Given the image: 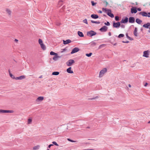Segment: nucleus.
<instances>
[{
    "mask_svg": "<svg viewBox=\"0 0 150 150\" xmlns=\"http://www.w3.org/2000/svg\"><path fill=\"white\" fill-rule=\"evenodd\" d=\"M96 33L93 30H90V31L87 32V35L90 37L95 35H96Z\"/></svg>",
    "mask_w": 150,
    "mask_h": 150,
    "instance_id": "1",
    "label": "nucleus"
},
{
    "mask_svg": "<svg viewBox=\"0 0 150 150\" xmlns=\"http://www.w3.org/2000/svg\"><path fill=\"white\" fill-rule=\"evenodd\" d=\"M107 69L106 68H104L102 70H101L99 74V77H102L104 74L107 71Z\"/></svg>",
    "mask_w": 150,
    "mask_h": 150,
    "instance_id": "2",
    "label": "nucleus"
},
{
    "mask_svg": "<svg viewBox=\"0 0 150 150\" xmlns=\"http://www.w3.org/2000/svg\"><path fill=\"white\" fill-rule=\"evenodd\" d=\"M75 62L74 60L73 59H70L66 63L67 65L68 66H71Z\"/></svg>",
    "mask_w": 150,
    "mask_h": 150,
    "instance_id": "3",
    "label": "nucleus"
},
{
    "mask_svg": "<svg viewBox=\"0 0 150 150\" xmlns=\"http://www.w3.org/2000/svg\"><path fill=\"white\" fill-rule=\"evenodd\" d=\"M13 111L12 110H0V113H12Z\"/></svg>",
    "mask_w": 150,
    "mask_h": 150,
    "instance_id": "4",
    "label": "nucleus"
},
{
    "mask_svg": "<svg viewBox=\"0 0 150 150\" xmlns=\"http://www.w3.org/2000/svg\"><path fill=\"white\" fill-rule=\"evenodd\" d=\"M120 25V22L115 23L114 22L113 23V26L114 28H117Z\"/></svg>",
    "mask_w": 150,
    "mask_h": 150,
    "instance_id": "5",
    "label": "nucleus"
},
{
    "mask_svg": "<svg viewBox=\"0 0 150 150\" xmlns=\"http://www.w3.org/2000/svg\"><path fill=\"white\" fill-rule=\"evenodd\" d=\"M107 14L108 16L111 18H113L114 17L113 14L111 13V10L108 9Z\"/></svg>",
    "mask_w": 150,
    "mask_h": 150,
    "instance_id": "6",
    "label": "nucleus"
},
{
    "mask_svg": "<svg viewBox=\"0 0 150 150\" xmlns=\"http://www.w3.org/2000/svg\"><path fill=\"white\" fill-rule=\"evenodd\" d=\"M108 27L106 26H104L100 29V30L101 32H105L107 31Z\"/></svg>",
    "mask_w": 150,
    "mask_h": 150,
    "instance_id": "7",
    "label": "nucleus"
},
{
    "mask_svg": "<svg viewBox=\"0 0 150 150\" xmlns=\"http://www.w3.org/2000/svg\"><path fill=\"white\" fill-rule=\"evenodd\" d=\"M79 50V49L78 47H75L72 50L71 52V54H73L78 52Z\"/></svg>",
    "mask_w": 150,
    "mask_h": 150,
    "instance_id": "8",
    "label": "nucleus"
},
{
    "mask_svg": "<svg viewBox=\"0 0 150 150\" xmlns=\"http://www.w3.org/2000/svg\"><path fill=\"white\" fill-rule=\"evenodd\" d=\"M149 52L148 50L144 51L143 52V56L146 57H148L149 55Z\"/></svg>",
    "mask_w": 150,
    "mask_h": 150,
    "instance_id": "9",
    "label": "nucleus"
},
{
    "mask_svg": "<svg viewBox=\"0 0 150 150\" xmlns=\"http://www.w3.org/2000/svg\"><path fill=\"white\" fill-rule=\"evenodd\" d=\"M135 18L132 17H130L129 18V23H133L135 22Z\"/></svg>",
    "mask_w": 150,
    "mask_h": 150,
    "instance_id": "10",
    "label": "nucleus"
},
{
    "mask_svg": "<svg viewBox=\"0 0 150 150\" xmlns=\"http://www.w3.org/2000/svg\"><path fill=\"white\" fill-rule=\"evenodd\" d=\"M140 15H142L143 16L148 17L147 13L145 11H142L139 13Z\"/></svg>",
    "mask_w": 150,
    "mask_h": 150,
    "instance_id": "11",
    "label": "nucleus"
},
{
    "mask_svg": "<svg viewBox=\"0 0 150 150\" xmlns=\"http://www.w3.org/2000/svg\"><path fill=\"white\" fill-rule=\"evenodd\" d=\"M97 43L98 42H96V40H94L90 43V45L91 47H93L96 46Z\"/></svg>",
    "mask_w": 150,
    "mask_h": 150,
    "instance_id": "12",
    "label": "nucleus"
},
{
    "mask_svg": "<svg viewBox=\"0 0 150 150\" xmlns=\"http://www.w3.org/2000/svg\"><path fill=\"white\" fill-rule=\"evenodd\" d=\"M128 21V18L126 17L124 19H122V20L120 21L121 23H127Z\"/></svg>",
    "mask_w": 150,
    "mask_h": 150,
    "instance_id": "13",
    "label": "nucleus"
},
{
    "mask_svg": "<svg viewBox=\"0 0 150 150\" xmlns=\"http://www.w3.org/2000/svg\"><path fill=\"white\" fill-rule=\"evenodd\" d=\"M25 76L22 75L19 77H16L15 78V79L16 80H22L23 79H25Z\"/></svg>",
    "mask_w": 150,
    "mask_h": 150,
    "instance_id": "14",
    "label": "nucleus"
},
{
    "mask_svg": "<svg viewBox=\"0 0 150 150\" xmlns=\"http://www.w3.org/2000/svg\"><path fill=\"white\" fill-rule=\"evenodd\" d=\"M60 58V56L58 55L57 54H56L55 55H54V56L53 57V59L54 61H56L57 60L58 58Z\"/></svg>",
    "mask_w": 150,
    "mask_h": 150,
    "instance_id": "15",
    "label": "nucleus"
},
{
    "mask_svg": "<svg viewBox=\"0 0 150 150\" xmlns=\"http://www.w3.org/2000/svg\"><path fill=\"white\" fill-rule=\"evenodd\" d=\"M137 12V10L136 8L133 7L131 8V13H135Z\"/></svg>",
    "mask_w": 150,
    "mask_h": 150,
    "instance_id": "16",
    "label": "nucleus"
},
{
    "mask_svg": "<svg viewBox=\"0 0 150 150\" xmlns=\"http://www.w3.org/2000/svg\"><path fill=\"white\" fill-rule=\"evenodd\" d=\"M150 26V23L148 22L147 23L143 25V26L146 28H149V27Z\"/></svg>",
    "mask_w": 150,
    "mask_h": 150,
    "instance_id": "17",
    "label": "nucleus"
},
{
    "mask_svg": "<svg viewBox=\"0 0 150 150\" xmlns=\"http://www.w3.org/2000/svg\"><path fill=\"white\" fill-rule=\"evenodd\" d=\"M63 42L64 45H66L70 43L71 42V41L69 39L67 40H63Z\"/></svg>",
    "mask_w": 150,
    "mask_h": 150,
    "instance_id": "18",
    "label": "nucleus"
},
{
    "mask_svg": "<svg viewBox=\"0 0 150 150\" xmlns=\"http://www.w3.org/2000/svg\"><path fill=\"white\" fill-rule=\"evenodd\" d=\"M71 67H70L68 68L67 70V72L70 74H72L73 73V71L72 70H71Z\"/></svg>",
    "mask_w": 150,
    "mask_h": 150,
    "instance_id": "19",
    "label": "nucleus"
},
{
    "mask_svg": "<svg viewBox=\"0 0 150 150\" xmlns=\"http://www.w3.org/2000/svg\"><path fill=\"white\" fill-rule=\"evenodd\" d=\"M91 17L93 19H97L98 18V16L96 14H93L91 15Z\"/></svg>",
    "mask_w": 150,
    "mask_h": 150,
    "instance_id": "20",
    "label": "nucleus"
},
{
    "mask_svg": "<svg viewBox=\"0 0 150 150\" xmlns=\"http://www.w3.org/2000/svg\"><path fill=\"white\" fill-rule=\"evenodd\" d=\"M63 4V1L62 0L59 1L58 4V6L59 7H60Z\"/></svg>",
    "mask_w": 150,
    "mask_h": 150,
    "instance_id": "21",
    "label": "nucleus"
},
{
    "mask_svg": "<svg viewBox=\"0 0 150 150\" xmlns=\"http://www.w3.org/2000/svg\"><path fill=\"white\" fill-rule=\"evenodd\" d=\"M78 34L79 36L80 37H84V35L83 33L80 31H78Z\"/></svg>",
    "mask_w": 150,
    "mask_h": 150,
    "instance_id": "22",
    "label": "nucleus"
},
{
    "mask_svg": "<svg viewBox=\"0 0 150 150\" xmlns=\"http://www.w3.org/2000/svg\"><path fill=\"white\" fill-rule=\"evenodd\" d=\"M136 22L138 24H140L142 22V21L139 18H137L136 20Z\"/></svg>",
    "mask_w": 150,
    "mask_h": 150,
    "instance_id": "23",
    "label": "nucleus"
},
{
    "mask_svg": "<svg viewBox=\"0 0 150 150\" xmlns=\"http://www.w3.org/2000/svg\"><path fill=\"white\" fill-rule=\"evenodd\" d=\"M44 99V98L42 96H40L38 97L37 98V100H38L39 101H42V100Z\"/></svg>",
    "mask_w": 150,
    "mask_h": 150,
    "instance_id": "24",
    "label": "nucleus"
},
{
    "mask_svg": "<svg viewBox=\"0 0 150 150\" xmlns=\"http://www.w3.org/2000/svg\"><path fill=\"white\" fill-rule=\"evenodd\" d=\"M59 74V72L58 71H54L53 72L52 74V75H57Z\"/></svg>",
    "mask_w": 150,
    "mask_h": 150,
    "instance_id": "25",
    "label": "nucleus"
},
{
    "mask_svg": "<svg viewBox=\"0 0 150 150\" xmlns=\"http://www.w3.org/2000/svg\"><path fill=\"white\" fill-rule=\"evenodd\" d=\"M41 48L43 50H45L46 49V47L45 45L43 44H42L40 45Z\"/></svg>",
    "mask_w": 150,
    "mask_h": 150,
    "instance_id": "26",
    "label": "nucleus"
},
{
    "mask_svg": "<svg viewBox=\"0 0 150 150\" xmlns=\"http://www.w3.org/2000/svg\"><path fill=\"white\" fill-rule=\"evenodd\" d=\"M91 22L92 23H95L96 24H100V23L99 21H94L93 20H91Z\"/></svg>",
    "mask_w": 150,
    "mask_h": 150,
    "instance_id": "27",
    "label": "nucleus"
},
{
    "mask_svg": "<svg viewBox=\"0 0 150 150\" xmlns=\"http://www.w3.org/2000/svg\"><path fill=\"white\" fill-rule=\"evenodd\" d=\"M9 75L10 76V77L12 79H15V77L11 73H10V71L9 70Z\"/></svg>",
    "mask_w": 150,
    "mask_h": 150,
    "instance_id": "28",
    "label": "nucleus"
},
{
    "mask_svg": "<svg viewBox=\"0 0 150 150\" xmlns=\"http://www.w3.org/2000/svg\"><path fill=\"white\" fill-rule=\"evenodd\" d=\"M40 146H34L33 149L34 150L38 149H39Z\"/></svg>",
    "mask_w": 150,
    "mask_h": 150,
    "instance_id": "29",
    "label": "nucleus"
},
{
    "mask_svg": "<svg viewBox=\"0 0 150 150\" xmlns=\"http://www.w3.org/2000/svg\"><path fill=\"white\" fill-rule=\"evenodd\" d=\"M126 36L127 37L128 39H129V40H133V39L132 38H131V37H129V36H128V34L127 33H126Z\"/></svg>",
    "mask_w": 150,
    "mask_h": 150,
    "instance_id": "30",
    "label": "nucleus"
},
{
    "mask_svg": "<svg viewBox=\"0 0 150 150\" xmlns=\"http://www.w3.org/2000/svg\"><path fill=\"white\" fill-rule=\"evenodd\" d=\"M50 54L51 55H56V54H57L55 53L54 52H53V51H51L50 52Z\"/></svg>",
    "mask_w": 150,
    "mask_h": 150,
    "instance_id": "31",
    "label": "nucleus"
},
{
    "mask_svg": "<svg viewBox=\"0 0 150 150\" xmlns=\"http://www.w3.org/2000/svg\"><path fill=\"white\" fill-rule=\"evenodd\" d=\"M38 42H39V44L41 45V44H43V42H42V40L41 39H39V40H38Z\"/></svg>",
    "mask_w": 150,
    "mask_h": 150,
    "instance_id": "32",
    "label": "nucleus"
},
{
    "mask_svg": "<svg viewBox=\"0 0 150 150\" xmlns=\"http://www.w3.org/2000/svg\"><path fill=\"white\" fill-rule=\"evenodd\" d=\"M92 53H90L89 54H86V55L88 57H90L92 55Z\"/></svg>",
    "mask_w": 150,
    "mask_h": 150,
    "instance_id": "33",
    "label": "nucleus"
},
{
    "mask_svg": "<svg viewBox=\"0 0 150 150\" xmlns=\"http://www.w3.org/2000/svg\"><path fill=\"white\" fill-rule=\"evenodd\" d=\"M124 36V35L123 34H120L118 36V38H121V37H123Z\"/></svg>",
    "mask_w": 150,
    "mask_h": 150,
    "instance_id": "34",
    "label": "nucleus"
},
{
    "mask_svg": "<svg viewBox=\"0 0 150 150\" xmlns=\"http://www.w3.org/2000/svg\"><path fill=\"white\" fill-rule=\"evenodd\" d=\"M6 11L9 15H10L11 12L10 10L7 9L6 10Z\"/></svg>",
    "mask_w": 150,
    "mask_h": 150,
    "instance_id": "35",
    "label": "nucleus"
},
{
    "mask_svg": "<svg viewBox=\"0 0 150 150\" xmlns=\"http://www.w3.org/2000/svg\"><path fill=\"white\" fill-rule=\"evenodd\" d=\"M115 20L116 21H118L119 20V17L117 16H116L115 17Z\"/></svg>",
    "mask_w": 150,
    "mask_h": 150,
    "instance_id": "36",
    "label": "nucleus"
},
{
    "mask_svg": "<svg viewBox=\"0 0 150 150\" xmlns=\"http://www.w3.org/2000/svg\"><path fill=\"white\" fill-rule=\"evenodd\" d=\"M32 121V120L30 119H29L28 120V123L29 124H30Z\"/></svg>",
    "mask_w": 150,
    "mask_h": 150,
    "instance_id": "37",
    "label": "nucleus"
},
{
    "mask_svg": "<svg viewBox=\"0 0 150 150\" xmlns=\"http://www.w3.org/2000/svg\"><path fill=\"white\" fill-rule=\"evenodd\" d=\"M91 2L93 6H94L96 4V3H94L93 1H91Z\"/></svg>",
    "mask_w": 150,
    "mask_h": 150,
    "instance_id": "38",
    "label": "nucleus"
},
{
    "mask_svg": "<svg viewBox=\"0 0 150 150\" xmlns=\"http://www.w3.org/2000/svg\"><path fill=\"white\" fill-rule=\"evenodd\" d=\"M83 22L84 23H85L86 24H88L87 20L86 19L83 20Z\"/></svg>",
    "mask_w": 150,
    "mask_h": 150,
    "instance_id": "39",
    "label": "nucleus"
},
{
    "mask_svg": "<svg viewBox=\"0 0 150 150\" xmlns=\"http://www.w3.org/2000/svg\"><path fill=\"white\" fill-rule=\"evenodd\" d=\"M104 24L105 25H107V26L110 25V23H109V22H108V21L107 22V23H104Z\"/></svg>",
    "mask_w": 150,
    "mask_h": 150,
    "instance_id": "40",
    "label": "nucleus"
},
{
    "mask_svg": "<svg viewBox=\"0 0 150 150\" xmlns=\"http://www.w3.org/2000/svg\"><path fill=\"white\" fill-rule=\"evenodd\" d=\"M102 10L103 11H105V12H106L107 11L108 9H107L106 8H103Z\"/></svg>",
    "mask_w": 150,
    "mask_h": 150,
    "instance_id": "41",
    "label": "nucleus"
},
{
    "mask_svg": "<svg viewBox=\"0 0 150 150\" xmlns=\"http://www.w3.org/2000/svg\"><path fill=\"white\" fill-rule=\"evenodd\" d=\"M52 143L53 144H54L55 145L57 146H59L58 144L55 142H54V141L53 142H52Z\"/></svg>",
    "mask_w": 150,
    "mask_h": 150,
    "instance_id": "42",
    "label": "nucleus"
},
{
    "mask_svg": "<svg viewBox=\"0 0 150 150\" xmlns=\"http://www.w3.org/2000/svg\"><path fill=\"white\" fill-rule=\"evenodd\" d=\"M67 50V49H66V48H65L64 49H62L61 52H64L66 51Z\"/></svg>",
    "mask_w": 150,
    "mask_h": 150,
    "instance_id": "43",
    "label": "nucleus"
},
{
    "mask_svg": "<svg viewBox=\"0 0 150 150\" xmlns=\"http://www.w3.org/2000/svg\"><path fill=\"white\" fill-rule=\"evenodd\" d=\"M104 45H104V44L100 45L98 48L99 49L101 48L102 47H103Z\"/></svg>",
    "mask_w": 150,
    "mask_h": 150,
    "instance_id": "44",
    "label": "nucleus"
},
{
    "mask_svg": "<svg viewBox=\"0 0 150 150\" xmlns=\"http://www.w3.org/2000/svg\"><path fill=\"white\" fill-rule=\"evenodd\" d=\"M68 140L70 141V142H75V141H74L69 139H68Z\"/></svg>",
    "mask_w": 150,
    "mask_h": 150,
    "instance_id": "45",
    "label": "nucleus"
},
{
    "mask_svg": "<svg viewBox=\"0 0 150 150\" xmlns=\"http://www.w3.org/2000/svg\"><path fill=\"white\" fill-rule=\"evenodd\" d=\"M134 36H138L137 33V32H134Z\"/></svg>",
    "mask_w": 150,
    "mask_h": 150,
    "instance_id": "46",
    "label": "nucleus"
},
{
    "mask_svg": "<svg viewBox=\"0 0 150 150\" xmlns=\"http://www.w3.org/2000/svg\"><path fill=\"white\" fill-rule=\"evenodd\" d=\"M122 42L123 43H127L129 42V41H122Z\"/></svg>",
    "mask_w": 150,
    "mask_h": 150,
    "instance_id": "47",
    "label": "nucleus"
},
{
    "mask_svg": "<svg viewBox=\"0 0 150 150\" xmlns=\"http://www.w3.org/2000/svg\"><path fill=\"white\" fill-rule=\"evenodd\" d=\"M120 26L122 28H125V25L123 24H122L121 25H120Z\"/></svg>",
    "mask_w": 150,
    "mask_h": 150,
    "instance_id": "48",
    "label": "nucleus"
},
{
    "mask_svg": "<svg viewBox=\"0 0 150 150\" xmlns=\"http://www.w3.org/2000/svg\"><path fill=\"white\" fill-rule=\"evenodd\" d=\"M53 144H50L48 146V148H50V147L52 146H53Z\"/></svg>",
    "mask_w": 150,
    "mask_h": 150,
    "instance_id": "49",
    "label": "nucleus"
},
{
    "mask_svg": "<svg viewBox=\"0 0 150 150\" xmlns=\"http://www.w3.org/2000/svg\"><path fill=\"white\" fill-rule=\"evenodd\" d=\"M137 28H135L134 30V32H137Z\"/></svg>",
    "mask_w": 150,
    "mask_h": 150,
    "instance_id": "50",
    "label": "nucleus"
},
{
    "mask_svg": "<svg viewBox=\"0 0 150 150\" xmlns=\"http://www.w3.org/2000/svg\"><path fill=\"white\" fill-rule=\"evenodd\" d=\"M137 10L139 11H141V9L140 8H138Z\"/></svg>",
    "mask_w": 150,
    "mask_h": 150,
    "instance_id": "51",
    "label": "nucleus"
},
{
    "mask_svg": "<svg viewBox=\"0 0 150 150\" xmlns=\"http://www.w3.org/2000/svg\"><path fill=\"white\" fill-rule=\"evenodd\" d=\"M147 14H148V17H150V12L148 13Z\"/></svg>",
    "mask_w": 150,
    "mask_h": 150,
    "instance_id": "52",
    "label": "nucleus"
},
{
    "mask_svg": "<svg viewBox=\"0 0 150 150\" xmlns=\"http://www.w3.org/2000/svg\"><path fill=\"white\" fill-rule=\"evenodd\" d=\"M104 2L106 4V6H107L108 4V3L106 1H105Z\"/></svg>",
    "mask_w": 150,
    "mask_h": 150,
    "instance_id": "53",
    "label": "nucleus"
},
{
    "mask_svg": "<svg viewBox=\"0 0 150 150\" xmlns=\"http://www.w3.org/2000/svg\"><path fill=\"white\" fill-rule=\"evenodd\" d=\"M98 12L99 13H102V11H100V10H99L98 11Z\"/></svg>",
    "mask_w": 150,
    "mask_h": 150,
    "instance_id": "54",
    "label": "nucleus"
},
{
    "mask_svg": "<svg viewBox=\"0 0 150 150\" xmlns=\"http://www.w3.org/2000/svg\"><path fill=\"white\" fill-rule=\"evenodd\" d=\"M108 35L109 36H110L111 35V33L110 32L108 33Z\"/></svg>",
    "mask_w": 150,
    "mask_h": 150,
    "instance_id": "55",
    "label": "nucleus"
},
{
    "mask_svg": "<svg viewBox=\"0 0 150 150\" xmlns=\"http://www.w3.org/2000/svg\"><path fill=\"white\" fill-rule=\"evenodd\" d=\"M148 83H146L144 85V86H146L147 85H148Z\"/></svg>",
    "mask_w": 150,
    "mask_h": 150,
    "instance_id": "56",
    "label": "nucleus"
},
{
    "mask_svg": "<svg viewBox=\"0 0 150 150\" xmlns=\"http://www.w3.org/2000/svg\"><path fill=\"white\" fill-rule=\"evenodd\" d=\"M42 78V76H40L39 77V78Z\"/></svg>",
    "mask_w": 150,
    "mask_h": 150,
    "instance_id": "57",
    "label": "nucleus"
},
{
    "mask_svg": "<svg viewBox=\"0 0 150 150\" xmlns=\"http://www.w3.org/2000/svg\"><path fill=\"white\" fill-rule=\"evenodd\" d=\"M15 41H16V42H17V41H18V40H17V39H15Z\"/></svg>",
    "mask_w": 150,
    "mask_h": 150,
    "instance_id": "58",
    "label": "nucleus"
},
{
    "mask_svg": "<svg viewBox=\"0 0 150 150\" xmlns=\"http://www.w3.org/2000/svg\"><path fill=\"white\" fill-rule=\"evenodd\" d=\"M129 87H131V85H130V84H129Z\"/></svg>",
    "mask_w": 150,
    "mask_h": 150,
    "instance_id": "59",
    "label": "nucleus"
},
{
    "mask_svg": "<svg viewBox=\"0 0 150 150\" xmlns=\"http://www.w3.org/2000/svg\"><path fill=\"white\" fill-rule=\"evenodd\" d=\"M91 98V100H92V99H94L95 98Z\"/></svg>",
    "mask_w": 150,
    "mask_h": 150,
    "instance_id": "60",
    "label": "nucleus"
},
{
    "mask_svg": "<svg viewBox=\"0 0 150 150\" xmlns=\"http://www.w3.org/2000/svg\"><path fill=\"white\" fill-rule=\"evenodd\" d=\"M148 123L150 124V120L148 122Z\"/></svg>",
    "mask_w": 150,
    "mask_h": 150,
    "instance_id": "61",
    "label": "nucleus"
},
{
    "mask_svg": "<svg viewBox=\"0 0 150 150\" xmlns=\"http://www.w3.org/2000/svg\"><path fill=\"white\" fill-rule=\"evenodd\" d=\"M141 31H142V28H141Z\"/></svg>",
    "mask_w": 150,
    "mask_h": 150,
    "instance_id": "62",
    "label": "nucleus"
},
{
    "mask_svg": "<svg viewBox=\"0 0 150 150\" xmlns=\"http://www.w3.org/2000/svg\"><path fill=\"white\" fill-rule=\"evenodd\" d=\"M87 128H90V127H87Z\"/></svg>",
    "mask_w": 150,
    "mask_h": 150,
    "instance_id": "63",
    "label": "nucleus"
},
{
    "mask_svg": "<svg viewBox=\"0 0 150 150\" xmlns=\"http://www.w3.org/2000/svg\"><path fill=\"white\" fill-rule=\"evenodd\" d=\"M148 32H149V33H150V30H149L148 31Z\"/></svg>",
    "mask_w": 150,
    "mask_h": 150,
    "instance_id": "64",
    "label": "nucleus"
}]
</instances>
